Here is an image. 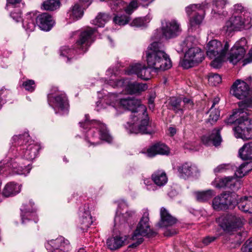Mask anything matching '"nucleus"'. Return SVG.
<instances>
[{"instance_id": "obj_28", "label": "nucleus", "mask_w": 252, "mask_h": 252, "mask_svg": "<svg viewBox=\"0 0 252 252\" xmlns=\"http://www.w3.org/2000/svg\"><path fill=\"white\" fill-rule=\"evenodd\" d=\"M36 14L33 12L27 13L23 20V27L28 32H33L36 25Z\"/></svg>"}, {"instance_id": "obj_52", "label": "nucleus", "mask_w": 252, "mask_h": 252, "mask_svg": "<svg viewBox=\"0 0 252 252\" xmlns=\"http://www.w3.org/2000/svg\"><path fill=\"white\" fill-rule=\"evenodd\" d=\"M234 170V166L230 164H222L219 165L216 168L214 169V171L215 173H219L223 172L226 170Z\"/></svg>"}, {"instance_id": "obj_54", "label": "nucleus", "mask_w": 252, "mask_h": 252, "mask_svg": "<svg viewBox=\"0 0 252 252\" xmlns=\"http://www.w3.org/2000/svg\"><path fill=\"white\" fill-rule=\"evenodd\" d=\"M72 13L74 17L77 18H81L83 15V11L78 4H75L72 7Z\"/></svg>"}, {"instance_id": "obj_55", "label": "nucleus", "mask_w": 252, "mask_h": 252, "mask_svg": "<svg viewBox=\"0 0 252 252\" xmlns=\"http://www.w3.org/2000/svg\"><path fill=\"white\" fill-rule=\"evenodd\" d=\"M203 19V16L202 15L199 14H196L193 18L190 19L189 20L190 26L194 27L200 25Z\"/></svg>"}, {"instance_id": "obj_51", "label": "nucleus", "mask_w": 252, "mask_h": 252, "mask_svg": "<svg viewBox=\"0 0 252 252\" xmlns=\"http://www.w3.org/2000/svg\"><path fill=\"white\" fill-rule=\"evenodd\" d=\"M207 7V3L205 1L201 4H191L186 7V10L187 14L189 15L191 12L194 11L196 9H204Z\"/></svg>"}, {"instance_id": "obj_13", "label": "nucleus", "mask_w": 252, "mask_h": 252, "mask_svg": "<svg viewBox=\"0 0 252 252\" xmlns=\"http://www.w3.org/2000/svg\"><path fill=\"white\" fill-rule=\"evenodd\" d=\"M45 247L50 252H68L70 249L69 241L62 236L48 241Z\"/></svg>"}, {"instance_id": "obj_4", "label": "nucleus", "mask_w": 252, "mask_h": 252, "mask_svg": "<svg viewBox=\"0 0 252 252\" xmlns=\"http://www.w3.org/2000/svg\"><path fill=\"white\" fill-rule=\"evenodd\" d=\"M229 47L228 42H225L224 45L220 41L216 39L212 40L208 43L206 54L209 58L213 59L211 63V65L213 68H219L221 66Z\"/></svg>"}, {"instance_id": "obj_32", "label": "nucleus", "mask_w": 252, "mask_h": 252, "mask_svg": "<svg viewBox=\"0 0 252 252\" xmlns=\"http://www.w3.org/2000/svg\"><path fill=\"white\" fill-rule=\"evenodd\" d=\"M238 207L242 211L252 213V196H244L241 197L238 203Z\"/></svg>"}, {"instance_id": "obj_21", "label": "nucleus", "mask_w": 252, "mask_h": 252, "mask_svg": "<svg viewBox=\"0 0 252 252\" xmlns=\"http://www.w3.org/2000/svg\"><path fill=\"white\" fill-rule=\"evenodd\" d=\"M178 176L180 178L187 179L198 171L197 166L189 162H186L177 166Z\"/></svg>"}, {"instance_id": "obj_17", "label": "nucleus", "mask_w": 252, "mask_h": 252, "mask_svg": "<svg viewBox=\"0 0 252 252\" xmlns=\"http://www.w3.org/2000/svg\"><path fill=\"white\" fill-rule=\"evenodd\" d=\"M234 135L236 138L244 140L252 139V121L247 120L242 121L237 126L234 128Z\"/></svg>"}, {"instance_id": "obj_50", "label": "nucleus", "mask_w": 252, "mask_h": 252, "mask_svg": "<svg viewBox=\"0 0 252 252\" xmlns=\"http://www.w3.org/2000/svg\"><path fill=\"white\" fill-rule=\"evenodd\" d=\"M209 83L212 86H217L221 81V77L217 73H210L208 75Z\"/></svg>"}, {"instance_id": "obj_25", "label": "nucleus", "mask_w": 252, "mask_h": 252, "mask_svg": "<svg viewBox=\"0 0 252 252\" xmlns=\"http://www.w3.org/2000/svg\"><path fill=\"white\" fill-rule=\"evenodd\" d=\"M245 53L246 50L243 45L238 42L231 48L228 59L230 63L235 64L243 58Z\"/></svg>"}, {"instance_id": "obj_39", "label": "nucleus", "mask_w": 252, "mask_h": 252, "mask_svg": "<svg viewBox=\"0 0 252 252\" xmlns=\"http://www.w3.org/2000/svg\"><path fill=\"white\" fill-rule=\"evenodd\" d=\"M109 19L108 14L105 13H99L92 21V24L99 27H103Z\"/></svg>"}, {"instance_id": "obj_22", "label": "nucleus", "mask_w": 252, "mask_h": 252, "mask_svg": "<svg viewBox=\"0 0 252 252\" xmlns=\"http://www.w3.org/2000/svg\"><path fill=\"white\" fill-rule=\"evenodd\" d=\"M221 128H214L211 134H208L202 136L201 140L202 143L207 146L213 145L215 147L219 146L222 139L220 134Z\"/></svg>"}, {"instance_id": "obj_33", "label": "nucleus", "mask_w": 252, "mask_h": 252, "mask_svg": "<svg viewBox=\"0 0 252 252\" xmlns=\"http://www.w3.org/2000/svg\"><path fill=\"white\" fill-rule=\"evenodd\" d=\"M235 175L238 178H242L252 170V162H244L239 167L234 166Z\"/></svg>"}, {"instance_id": "obj_44", "label": "nucleus", "mask_w": 252, "mask_h": 252, "mask_svg": "<svg viewBox=\"0 0 252 252\" xmlns=\"http://www.w3.org/2000/svg\"><path fill=\"white\" fill-rule=\"evenodd\" d=\"M150 21L149 16L139 17L134 19L130 23V26L135 27H144Z\"/></svg>"}, {"instance_id": "obj_34", "label": "nucleus", "mask_w": 252, "mask_h": 252, "mask_svg": "<svg viewBox=\"0 0 252 252\" xmlns=\"http://www.w3.org/2000/svg\"><path fill=\"white\" fill-rule=\"evenodd\" d=\"M239 155L243 160L252 159V142L245 144L239 149Z\"/></svg>"}, {"instance_id": "obj_61", "label": "nucleus", "mask_w": 252, "mask_h": 252, "mask_svg": "<svg viewBox=\"0 0 252 252\" xmlns=\"http://www.w3.org/2000/svg\"><path fill=\"white\" fill-rule=\"evenodd\" d=\"M216 239V237L214 236H206L202 240V243L205 245H208L211 242L214 241Z\"/></svg>"}, {"instance_id": "obj_63", "label": "nucleus", "mask_w": 252, "mask_h": 252, "mask_svg": "<svg viewBox=\"0 0 252 252\" xmlns=\"http://www.w3.org/2000/svg\"><path fill=\"white\" fill-rule=\"evenodd\" d=\"M8 94V91H5L0 93V104L1 105L6 102V99L4 97L5 95Z\"/></svg>"}, {"instance_id": "obj_43", "label": "nucleus", "mask_w": 252, "mask_h": 252, "mask_svg": "<svg viewBox=\"0 0 252 252\" xmlns=\"http://www.w3.org/2000/svg\"><path fill=\"white\" fill-rule=\"evenodd\" d=\"M226 3V1L225 0H215L214 1V4L215 5V8L213 9L212 12L219 15H224V11L222 9L224 8Z\"/></svg>"}, {"instance_id": "obj_19", "label": "nucleus", "mask_w": 252, "mask_h": 252, "mask_svg": "<svg viewBox=\"0 0 252 252\" xmlns=\"http://www.w3.org/2000/svg\"><path fill=\"white\" fill-rule=\"evenodd\" d=\"M217 182V181H216ZM214 186L217 188H225L232 190L233 191L238 190L241 186V182L235 178L227 177L220 179Z\"/></svg>"}, {"instance_id": "obj_47", "label": "nucleus", "mask_w": 252, "mask_h": 252, "mask_svg": "<svg viewBox=\"0 0 252 252\" xmlns=\"http://www.w3.org/2000/svg\"><path fill=\"white\" fill-rule=\"evenodd\" d=\"M130 18L126 15L118 14L114 17L113 21L119 26H124L127 24L129 21Z\"/></svg>"}, {"instance_id": "obj_11", "label": "nucleus", "mask_w": 252, "mask_h": 252, "mask_svg": "<svg viewBox=\"0 0 252 252\" xmlns=\"http://www.w3.org/2000/svg\"><path fill=\"white\" fill-rule=\"evenodd\" d=\"M95 31V28L88 27L81 32H74V34H76L78 36L75 43L76 48L81 50L82 53L86 52L94 41L93 35Z\"/></svg>"}, {"instance_id": "obj_29", "label": "nucleus", "mask_w": 252, "mask_h": 252, "mask_svg": "<svg viewBox=\"0 0 252 252\" xmlns=\"http://www.w3.org/2000/svg\"><path fill=\"white\" fill-rule=\"evenodd\" d=\"M21 191V187L14 182H9L3 189L2 194L5 197H12L18 194Z\"/></svg>"}, {"instance_id": "obj_7", "label": "nucleus", "mask_w": 252, "mask_h": 252, "mask_svg": "<svg viewBox=\"0 0 252 252\" xmlns=\"http://www.w3.org/2000/svg\"><path fill=\"white\" fill-rule=\"evenodd\" d=\"M107 83L114 88H123L127 94H139L145 91L148 88L146 83H141L137 82H131L128 78H122L115 80L110 79Z\"/></svg>"}, {"instance_id": "obj_46", "label": "nucleus", "mask_w": 252, "mask_h": 252, "mask_svg": "<svg viewBox=\"0 0 252 252\" xmlns=\"http://www.w3.org/2000/svg\"><path fill=\"white\" fill-rule=\"evenodd\" d=\"M231 239V244L230 246L231 248H235L240 246L244 240V238L242 236V233L239 232L235 235L232 236Z\"/></svg>"}, {"instance_id": "obj_59", "label": "nucleus", "mask_w": 252, "mask_h": 252, "mask_svg": "<svg viewBox=\"0 0 252 252\" xmlns=\"http://www.w3.org/2000/svg\"><path fill=\"white\" fill-rule=\"evenodd\" d=\"M152 180H151L149 178H146L144 179V183L147 186V189L149 190H154L156 189V186L155 183H152Z\"/></svg>"}, {"instance_id": "obj_56", "label": "nucleus", "mask_w": 252, "mask_h": 252, "mask_svg": "<svg viewBox=\"0 0 252 252\" xmlns=\"http://www.w3.org/2000/svg\"><path fill=\"white\" fill-rule=\"evenodd\" d=\"M60 51L61 55L68 57L67 55H70L72 52H74V50L69 48L68 46H64L61 48ZM67 60H69L68 57H67Z\"/></svg>"}, {"instance_id": "obj_41", "label": "nucleus", "mask_w": 252, "mask_h": 252, "mask_svg": "<svg viewBox=\"0 0 252 252\" xmlns=\"http://www.w3.org/2000/svg\"><path fill=\"white\" fill-rule=\"evenodd\" d=\"M59 0H46L42 3L43 9L49 11H53L60 7Z\"/></svg>"}, {"instance_id": "obj_42", "label": "nucleus", "mask_w": 252, "mask_h": 252, "mask_svg": "<svg viewBox=\"0 0 252 252\" xmlns=\"http://www.w3.org/2000/svg\"><path fill=\"white\" fill-rule=\"evenodd\" d=\"M135 215V212L134 211H128L126 212L125 214H123L122 216H116L115 218L114 221L115 224H116L117 221H118L120 218L122 219V223L124 222H126L127 223H130L131 220L134 217Z\"/></svg>"}, {"instance_id": "obj_60", "label": "nucleus", "mask_w": 252, "mask_h": 252, "mask_svg": "<svg viewBox=\"0 0 252 252\" xmlns=\"http://www.w3.org/2000/svg\"><path fill=\"white\" fill-rule=\"evenodd\" d=\"M183 102L186 107H188L189 109H191L193 107V102L192 99L185 97L183 99Z\"/></svg>"}, {"instance_id": "obj_23", "label": "nucleus", "mask_w": 252, "mask_h": 252, "mask_svg": "<svg viewBox=\"0 0 252 252\" xmlns=\"http://www.w3.org/2000/svg\"><path fill=\"white\" fill-rule=\"evenodd\" d=\"M160 220L157 224V225L160 228L171 226L177 222V219L172 216L169 211L164 207L160 208Z\"/></svg>"}, {"instance_id": "obj_2", "label": "nucleus", "mask_w": 252, "mask_h": 252, "mask_svg": "<svg viewBox=\"0 0 252 252\" xmlns=\"http://www.w3.org/2000/svg\"><path fill=\"white\" fill-rule=\"evenodd\" d=\"M146 58L148 66L156 71H164L172 66L164 45L160 42H154L150 44L146 51Z\"/></svg>"}, {"instance_id": "obj_16", "label": "nucleus", "mask_w": 252, "mask_h": 252, "mask_svg": "<svg viewBox=\"0 0 252 252\" xmlns=\"http://www.w3.org/2000/svg\"><path fill=\"white\" fill-rule=\"evenodd\" d=\"M180 24L174 20L162 23V35L166 39H171L178 36L181 32Z\"/></svg>"}, {"instance_id": "obj_26", "label": "nucleus", "mask_w": 252, "mask_h": 252, "mask_svg": "<svg viewBox=\"0 0 252 252\" xmlns=\"http://www.w3.org/2000/svg\"><path fill=\"white\" fill-rule=\"evenodd\" d=\"M170 153L169 148L161 143H156L147 150V156L153 158L157 155H168Z\"/></svg>"}, {"instance_id": "obj_15", "label": "nucleus", "mask_w": 252, "mask_h": 252, "mask_svg": "<svg viewBox=\"0 0 252 252\" xmlns=\"http://www.w3.org/2000/svg\"><path fill=\"white\" fill-rule=\"evenodd\" d=\"M230 94L239 99L246 98L250 95L249 86L244 81L238 79L233 83Z\"/></svg>"}, {"instance_id": "obj_37", "label": "nucleus", "mask_w": 252, "mask_h": 252, "mask_svg": "<svg viewBox=\"0 0 252 252\" xmlns=\"http://www.w3.org/2000/svg\"><path fill=\"white\" fill-rule=\"evenodd\" d=\"M215 195V192L214 190L208 189L205 191L197 192L196 193V197L198 201L204 202L211 199Z\"/></svg>"}, {"instance_id": "obj_14", "label": "nucleus", "mask_w": 252, "mask_h": 252, "mask_svg": "<svg viewBox=\"0 0 252 252\" xmlns=\"http://www.w3.org/2000/svg\"><path fill=\"white\" fill-rule=\"evenodd\" d=\"M233 204L232 196L229 193L223 192L215 197L212 203V206L217 211L227 210Z\"/></svg>"}, {"instance_id": "obj_64", "label": "nucleus", "mask_w": 252, "mask_h": 252, "mask_svg": "<svg viewBox=\"0 0 252 252\" xmlns=\"http://www.w3.org/2000/svg\"><path fill=\"white\" fill-rule=\"evenodd\" d=\"M177 233V232L174 229H167L164 232V235L167 237L172 236Z\"/></svg>"}, {"instance_id": "obj_18", "label": "nucleus", "mask_w": 252, "mask_h": 252, "mask_svg": "<svg viewBox=\"0 0 252 252\" xmlns=\"http://www.w3.org/2000/svg\"><path fill=\"white\" fill-rule=\"evenodd\" d=\"M151 68L145 65L136 63L131 65L126 70L127 75L136 74L137 76L144 80H148L151 77Z\"/></svg>"}, {"instance_id": "obj_31", "label": "nucleus", "mask_w": 252, "mask_h": 252, "mask_svg": "<svg viewBox=\"0 0 252 252\" xmlns=\"http://www.w3.org/2000/svg\"><path fill=\"white\" fill-rule=\"evenodd\" d=\"M185 54L186 58H190L198 63H201L204 59L203 52L198 47L189 49Z\"/></svg>"}, {"instance_id": "obj_57", "label": "nucleus", "mask_w": 252, "mask_h": 252, "mask_svg": "<svg viewBox=\"0 0 252 252\" xmlns=\"http://www.w3.org/2000/svg\"><path fill=\"white\" fill-rule=\"evenodd\" d=\"M242 252H252V237L242 247Z\"/></svg>"}, {"instance_id": "obj_35", "label": "nucleus", "mask_w": 252, "mask_h": 252, "mask_svg": "<svg viewBox=\"0 0 252 252\" xmlns=\"http://www.w3.org/2000/svg\"><path fill=\"white\" fill-rule=\"evenodd\" d=\"M80 221L82 225L81 228L87 229L93 223V221L90 212L89 210H85L81 215Z\"/></svg>"}, {"instance_id": "obj_48", "label": "nucleus", "mask_w": 252, "mask_h": 252, "mask_svg": "<svg viewBox=\"0 0 252 252\" xmlns=\"http://www.w3.org/2000/svg\"><path fill=\"white\" fill-rule=\"evenodd\" d=\"M198 63H196L195 61L191 59L190 58H186V54H185L184 59L180 62L181 66L184 69H188L192 67Z\"/></svg>"}, {"instance_id": "obj_62", "label": "nucleus", "mask_w": 252, "mask_h": 252, "mask_svg": "<svg viewBox=\"0 0 252 252\" xmlns=\"http://www.w3.org/2000/svg\"><path fill=\"white\" fill-rule=\"evenodd\" d=\"M10 16L16 22H18L20 21L21 18V11L20 10H19L17 12H11Z\"/></svg>"}, {"instance_id": "obj_5", "label": "nucleus", "mask_w": 252, "mask_h": 252, "mask_svg": "<svg viewBox=\"0 0 252 252\" xmlns=\"http://www.w3.org/2000/svg\"><path fill=\"white\" fill-rule=\"evenodd\" d=\"M30 140V135L28 132L13 137V140L15 143V145H17L22 147L19 150L20 156L27 160H32L36 157L40 147L38 144Z\"/></svg>"}, {"instance_id": "obj_58", "label": "nucleus", "mask_w": 252, "mask_h": 252, "mask_svg": "<svg viewBox=\"0 0 252 252\" xmlns=\"http://www.w3.org/2000/svg\"><path fill=\"white\" fill-rule=\"evenodd\" d=\"M22 0H7V3L5 8L7 10H9L10 7L13 8L18 6Z\"/></svg>"}, {"instance_id": "obj_38", "label": "nucleus", "mask_w": 252, "mask_h": 252, "mask_svg": "<svg viewBox=\"0 0 252 252\" xmlns=\"http://www.w3.org/2000/svg\"><path fill=\"white\" fill-rule=\"evenodd\" d=\"M182 100L180 97H173L170 99L169 104L171 107V109L175 113L183 114L184 110L181 105Z\"/></svg>"}, {"instance_id": "obj_1", "label": "nucleus", "mask_w": 252, "mask_h": 252, "mask_svg": "<svg viewBox=\"0 0 252 252\" xmlns=\"http://www.w3.org/2000/svg\"><path fill=\"white\" fill-rule=\"evenodd\" d=\"M119 104L125 109L131 111V121L127 122L126 126L129 133L151 134L154 129L149 124V118L146 113V107L141 104V101L134 97L122 98Z\"/></svg>"}, {"instance_id": "obj_45", "label": "nucleus", "mask_w": 252, "mask_h": 252, "mask_svg": "<svg viewBox=\"0 0 252 252\" xmlns=\"http://www.w3.org/2000/svg\"><path fill=\"white\" fill-rule=\"evenodd\" d=\"M195 38L193 36H189L187 37L184 40L181 44V47L182 49L181 52H184V51L187 49H190V48H194L193 45L194 44Z\"/></svg>"}, {"instance_id": "obj_24", "label": "nucleus", "mask_w": 252, "mask_h": 252, "mask_svg": "<svg viewBox=\"0 0 252 252\" xmlns=\"http://www.w3.org/2000/svg\"><path fill=\"white\" fill-rule=\"evenodd\" d=\"M36 23L41 30L49 31L53 26L54 22L50 14L44 12L36 15Z\"/></svg>"}, {"instance_id": "obj_30", "label": "nucleus", "mask_w": 252, "mask_h": 252, "mask_svg": "<svg viewBox=\"0 0 252 252\" xmlns=\"http://www.w3.org/2000/svg\"><path fill=\"white\" fill-rule=\"evenodd\" d=\"M151 178L155 184L160 187L164 186L168 181L166 174L162 170L155 171L152 174Z\"/></svg>"}, {"instance_id": "obj_3", "label": "nucleus", "mask_w": 252, "mask_h": 252, "mask_svg": "<svg viewBox=\"0 0 252 252\" xmlns=\"http://www.w3.org/2000/svg\"><path fill=\"white\" fill-rule=\"evenodd\" d=\"M89 117L88 115H86L84 122H79L80 127L88 132L87 141L93 145L99 144L100 140L111 142L112 138L106 126L96 120L90 121Z\"/></svg>"}, {"instance_id": "obj_8", "label": "nucleus", "mask_w": 252, "mask_h": 252, "mask_svg": "<svg viewBox=\"0 0 252 252\" xmlns=\"http://www.w3.org/2000/svg\"><path fill=\"white\" fill-rule=\"evenodd\" d=\"M49 104L54 109L56 114L63 115L67 114L69 111L68 100L64 93H59L53 95V93L47 95Z\"/></svg>"}, {"instance_id": "obj_10", "label": "nucleus", "mask_w": 252, "mask_h": 252, "mask_svg": "<svg viewBox=\"0 0 252 252\" xmlns=\"http://www.w3.org/2000/svg\"><path fill=\"white\" fill-rule=\"evenodd\" d=\"M220 224L225 231L232 232L237 231L244 224V219L234 214H227L220 218Z\"/></svg>"}, {"instance_id": "obj_9", "label": "nucleus", "mask_w": 252, "mask_h": 252, "mask_svg": "<svg viewBox=\"0 0 252 252\" xmlns=\"http://www.w3.org/2000/svg\"><path fill=\"white\" fill-rule=\"evenodd\" d=\"M244 14L232 16L229 20L226 22L223 26V30L226 32H231L234 30L241 31L244 29H249L252 26L251 18H245Z\"/></svg>"}, {"instance_id": "obj_53", "label": "nucleus", "mask_w": 252, "mask_h": 252, "mask_svg": "<svg viewBox=\"0 0 252 252\" xmlns=\"http://www.w3.org/2000/svg\"><path fill=\"white\" fill-rule=\"evenodd\" d=\"M23 87L26 91L32 92L35 88V82L32 80H27L23 83Z\"/></svg>"}, {"instance_id": "obj_49", "label": "nucleus", "mask_w": 252, "mask_h": 252, "mask_svg": "<svg viewBox=\"0 0 252 252\" xmlns=\"http://www.w3.org/2000/svg\"><path fill=\"white\" fill-rule=\"evenodd\" d=\"M209 112L210 115L207 122L213 125L218 120L220 117V111L218 109L211 108Z\"/></svg>"}, {"instance_id": "obj_6", "label": "nucleus", "mask_w": 252, "mask_h": 252, "mask_svg": "<svg viewBox=\"0 0 252 252\" xmlns=\"http://www.w3.org/2000/svg\"><path fill=\"white\" fill-rule=\"evenodd\" d=\"M158 233L151 229L149 224V213L146 210L138 222L136 229L132 235V239L136 241L135 243L129 246L131 248H135L141 244L144 241L143 237L152 238L155 237Z\"/></svg>"}, {"instance_id": "obj_27", "label": "nucleus", "mask_w": 252, "mask_h": 252, "mask_svg": "<svg viewBox=\"0 0 252 252\" xmlns=\"http://www.w3.org/2000/svg\"><path fill=\"white\" fill-rule=\"evenodd\" d=\"M127 237L126 236H116L107 239L106 243L111 250H116L126 245Z\"/></svg>"}, {"instance_id": "obj_40", "label": "nucleus", "mask_w": 252, "mask_h": 252, "mask_svg": "<svg viewBox=\"0 0 252 252\" xmlns=\"http://www.w3.org/2000/svg\"><path fill=\"white\" fill-rule=\"evenodd\" d=\"M116 3L117 5H122L128 14H131L138 7V3L135 0L131 1L128 5H127L123 0H117Z\"/></svg>"}, {"instance_id": "obj_20", "label": "nucleus", "mask_w": 252, "mask_h": 252, "mask_svg": "<svg viewBox=\"0 0 252 252\" xmlns=\"http://www.w3.org/2000/svg\"><path fill=\"white\" fill-rule=\"evenodd\" d=\"M19 160V158L11 159L7 162H0V174L3 173L7 168H11L14 173L17 174H25L26 167L25 165H20Z\"/></svg>"}, {"instance_id": "obj_36", "label": "nucleus", "mask_w": 252, "mask_h": 252, "mask_svg": "<svg viewBox=\"0 0 252 252\" xmlns=\"http://www.w3.org/2000/svg\"><path fill=\"white\" fill-rule=\"evenodd\" d=\"M29 204L30 206L28 205H23L22 208L21 209V216L22 223H24L26 220H30L31 216L35 212V210L32 207L33 203L30 202Z\"/></svg>"}, {"instance_id": "obj_12", "label": "nucleus", "mask_w": 252, "mask_h": 252, "mask_svg": "<svg viewBox=\"0 0 252 252\" xmlns=\"http://www.w3.org/2000/svg\"><path fill=\"white\" fill-rule=\"evenodd\" d=\"M239 108L235 109L232 114L225 122L227 125H231L234 123L240 125L242 121L247 119V108L250 106L249 100L242 101L238 102Z\"/></svg>"}]
</instances>
